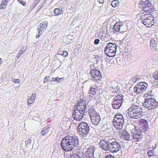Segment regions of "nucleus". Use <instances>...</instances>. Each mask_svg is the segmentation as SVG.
I'll return each mask as SVG.
<instances>
[{"label":"nucleus","instance_id":"nucleus-27","mask_svg":"<svg viewBox=\"0 0 158 158\" xmlns=\"http://www.w3.org/2000/svg\"><path fill=\"white\" fill-rule=\"evenodd\" d=\"M63 78H59L58 77L56 78L53 77L52 79V80L50 81L51 84L52 83V82L53 81H57L59 83L63 81Z\"/></svg>","mask_w":158,"mask_h":158},{"label":"nucleus","instance_id":"nucleus-12","mask_svg":"<svg viewBox=\"0 0 158 158\" xmlns=\"http://www.w3.org/2000/svg\"><path fill=\"white\" fill-rule=\"evenodd\" d=\"M109 151L112 153H116L119 151L121 148L119 143L114 141L110 143Z\"/></svg>","mask_w":158,"mask_h":158},{"label":"nucleus","instance_id":"nucleus-22","mask_svg":"<svg viewBox=\"0 0 158 158\" xmlns=\"http://www.w3.org/2000/svg\"><path fill=\"white\" fill-rule=\"evenodd\" d=\"M64 12V10L62 7H60L55 8L54 10V14L55 16H57L62 14Z\"/></svg>","mask_w":158,"mask_h":158},{"label":"nucleus","instance_id":"nucleus-38","mask_svg":"<svg viewBox=\"0 0 158 158\" xmlns=\"http://www.w3.org/2000/svg\"><path fill=\"white\" fill-rule=\"evenodd\" d=\"M9 0H2L1 2L2 4H4L5 6L7 4V2Z\"/></svg>","mask_w":158,"mask_h":158},{"label":"nucleus","instance_id":"nucleus-14","mask_svg":"<svg viewBox=\"0 0 158 158\" xmlns=\"http://www.w3.org/2000/svg\"><path fill=\"white\" fill-rule=\"evenodd\" d=\"M90 73L94 81H98L102 78V76L101 72L95 69L91 70Z\"/></svg>","mask_w":158,"mask_h":158},{"label":"nucleus","instance_id":"nucleus-41","mask_svg":"<svg viewBox=\"0 0 158 158\" xmlns=\"http://www.w3.org/2000/svg\"><path fill=\"white\" fill-rule=\"evenodd\" d=\"M73 118L74 120L73 121V123L75 124H77V121H79V118H77V119H76L75 118Z\"/></svg>","mask_w":158,"mask_h":158},{"label":"nucleus","instance_id":"nucleus-25","mask_svg":"<svg viewBox=\"0 0 158 158\" xmlns=\"http://www.w3.org/2000/svg\"><path fill=\"white\" fill-rule=\"evenodd\" d=\"M36 97L35 94H32L31 96L28 98L27 103L28 104H31L33 103Z\"/></svg>","mask_w":158,"mask_h":158},{"label":"nucleus","instance_id":"nucleus-5","mask_svg":"<svg viewBox=\"0 0 158 158\" xmlns=\"http://www.w3.org/2000/svg\"><path fill=\"white\" fill-rule=\"evenodd\" d=\"M89 114L92 124L95 125H98L101 120L99 114L93 108L89 109Z\"/></svg>","mask_w":158,"mask_h":158},{"label":"nucleus","instance_id":"nucleus-17","mask_svg":"<svg viewBox=\"0 0 158 158\" xmlns=\"http://www.w3.org/2000/svg\"><path fill=\"white\" fill-rule=\"evenodd\" d=\"M110 143L107 142L104 140H102L100 142V147L103 149L105 151H109Z\"/></svg>","mask_w":158,"mask_h":158},{"label":"nucleus","instance_id":"nucleus-9","mask_svg":"<svg viewBox=\"0 0 158 158\" xmlns=\"http://www.w3.org/2000/svg\"><path fill=\"white\" fill-rule=\"evenodd\" d=\"M123 95L119 94L116 96L113 99L112 106L114 109H118L122 105L123 101Z\"/></svg>","mask_w":158,"mask_h":158},{"label":"nucleus","instance_id":"nucleus-6","mask_svg":"<svg viewBox=\"0 0 158 158\" xmlns=\"http://www.w3.org/2000/svg\"><path fill=\"white\" fill-rule=\"evenodd\" d=\"M116 51V45L114 44L110 43L107 44L104 52L107 56L113 57L115 55Z\"/></svg>","mask_w":158,"mask_h":158},{"label":"nucleus","instance_id":"nucleus-8","mask_svg":"<svg viewBox=\"0 0 158 158\" xmlns=\"http://www.w3.org/2000/svg\"><path fill=\"white\" fill-rule=\"evenodd\" d=\"M148 85V84L145 82H139L135 86L134 91L137 94L142 93L146 89Z\"/></svg>","mask_w":158,"mask_h":158},{"label":"nucleus","instance_id":"nucleus-7","mask_svg":"<svg viewBox=\"0 0 158 158\" xmlns=\"http://www.w3.org/2000/svg\"><path fill=\"white\" fill-rule=\"evenodd\" d=\"M143 106L149 110H152L158 106V102L152 98H147L145 99Z\"/></svg>","mask_w":158,"mask_h":158},{"label":"nucleus","instance_id":"nucleus-21","mask_svg":"<svg viewBox=\"0 0 158 158\" xmlns=\"http://www.w3.org/2000/svg\"><path fill=\"white\" fill-rule=\"evenodd\" d=\"M79 106V103H78L77 106H75L74 107V113H73V117L76 119L79 118V115L78 114L79 110H78V107Z\"/></svg>","mask_w":158,"mask_h":158},{"label":"nucleus","instance_id":"nucleus-24","mask_svg":"<svg viewBox=\"0 0 158 158\" xmlns=\"http://www.w3.org/2000/svg\"><path fill=\"white\" fill-rule=\"evenodd\" d=\"M121 136L122 138H124L127 140L130 139V135L126 131L124 130L121 131Z\"/></svg>","mask_w":158,"mask_h":158},{"label":"nucleus","instance_id":"nucleus-43","mask_svg":"<svg viewBox=\"0 0 158 158\" xmlns=\"http://www.w3.org/2000/svg\"><path fill=\"white\" fill-rule=\"evenodd\" d=\"M77 157H78L77 154L76 155H72V158H77Z\"/></svg>","mask_w":158,"mask_h":158},{"label":"nucleus","instance_id":"nucleus-2","mask_svg":"<svg viewBox=\"0 0 158 158\" xmlns=\"http://www.w3.org/2000/svg\"><path fill=\"white\" fill-rule=\"evenodd\" d=\"M142 111L139 106L136 105L131 106L128 110V114L131 118L138 119L142 116Z\"/></svg>","mask_w":158,"mask_h":158},{"label":"nucleus","instance_id":"nucleus-39","mask_svg":"<svg viewBox=\"0 0 158 158\" xmlns=\"http://www.w3.org/2000/svg\"><path fill=\"white\" fill-rule=\"evenodd\" d=\"M100 40L99 39H97L95 40L94 41V44L95 45L98 44Z\"/></svg>","mask_w":158,"mask_h":158},{"label":"nucleus","instance_id":"nucleus-48","mask_svg":"<svg viewBox=\"0 0 158 158\" xmlns=\"http://www.w3.org/2000/svg\"><path fill=\"white\" fill-rule=\"evenodd\" d=\"M85 158H91V157H87V158H86V157H85Z\"/></svg>","mask_w":158,"mask_h":158},{"label":"nucleus","instance_id":"nucleus-49","mask_svg":"<svg viewBox=\"0 0 158 158\" xmlns=\"http://www.w3.org/2000/svg\"><path fill=\"white\" fill-rule=\"evenodd\" d=\"M81 147H82V146H81Z\"/></svg>","mask_w":158,"mask_h":158},{"label":"nucleus","instance_id":"nucleus-4","mask_svg":"<svg viewBox=\"0 0 158 158\" xmlns=\"http://www.w3.org/2000/svg\"><path fill=\"white\" fill-rule=\"evenodd\" d=\"M113 123L114 127L117 130L122 129L124 124L123 115L120 113H117L114 117Z\"/></svg>","mask_w":158,"mask_h":158},{"label":"nucleus","instance_id":"nucleus-34","mask_svg":"<svg viewBox=\"0 0 158 158\" xmlns=\"http://www.w3.org/2000/svg\"><path fill=\"white\" fill-rule=\"evenodd\" d=\"M31 140L30 139H27V140L25 141V146L26 147L30 145L31 142Z\"/></svg>","mask_w":158,"mask_h":158},{"label":"nucleus","instance_id":"nucleus-45","mask_svg":"<svg viewBox=\"0 0 158 158\" xmlns=\"http://www.w3.org/2000/svg\"><path fill=\"white\" fill-rule=\"evenodd\" d=\"M42 33H40V34H38V35H36V38H38L40 36V35H41V34Z\"/></svg>","mask_w":158,"mask_h":158},{"label":"nucleus","instance_id":"nucleus-10","mask_svg":"<svg viewBox=\"0 0 158 158\" xmlns=\"http://www.w3.org/2000/svg\"><path fill=\"white\" fill-rule=\"evenodd\" d=\"M132 138L135 142L140 140L142 138L141 130L139 129H137V127H135L131 130Z\"/></svg>","mask_w":158,"mask_h":158},{"label":"nucleus","instance_id":"nucleus-42","mask_svg":"<svg viewBox=\"0 0 158 158\" xmlns=\"http://www.w3.org/2000/svg\"><path fill=\"white\" fill-rule=\"evenodd\" d=\"M105 158H114V157L111 155H108L106 156Z\"/></svg>","mask_w":158,"mask_h":158},{"label":"nucleus","instance_id":"nucleus-32","mask_svg":"<svg viewBox=\"0 0 158 158\" xmlns=\"http://www.w3.org/2000/svg\"><path fill=\"white\" fill-rule=\"evenodd\" d=\"M157 42L156 41H155L154 40H151L150 41V45L153 47H156Z\"/></svg>","mask_w":158,"mask_h":158},{"label":"nucleus","instance_id":"nucleus-31","mask_svg":"<svg viewBox=\"0 0 158 158\" xmlns=\"http://www.w3.org/2000/svg\"><path fill=\"white\" fill-rule=\"evenodd\" d=\"M147 153L150 157L153 156L155 155L154 152L153 151L151 150H148L147 152Z\"/></svg>","mask_w":158,"mask_h":158},{"label":"nucleus","instance_id":"nucleus-47","mask_svg":"<svg viewBox=\"0 0 158 158\" xmlns=\"http://www.w3.org/2000/svg\"><path fill=\"white\" fill-rule=\"evenodd\" d=\"M2 60L0 58V62L1 63L2 62Z\"/></svg>","mask_w":158,"mask_h":158},{"label":"nucleus","instance_id":"nucleus-46","mask_svg":"<svg viewBox=\"0 0 158 158\" xmlns=\"http://www.w3.org/2000/svg\"><path fill=\"white\" fill-rule=\"evenodd\" d=\"M77 130L78 131H79V125L77 127Z\"/></svg>","mask_w":158,"mask_h":158},{"label":"nucleus","instance_id":"nucleus-35","mask_svg":"<svg viewBox=\"0 0 158 158\" xmlns=\"http://www.w3.org/2000/svg\"><path fill=\"white\" fill-rule=\"evenodd\" d=\"M50 78L49 76H47L46 77H44V78L43 82L44 83H45L46 82H48L49 81V79Z\"/></svg>","mask_w":158,"mask_h":158},{"label":"nucleus","instance_id":"nucleus-18","mask_svg":"<svg viewBox=\"0 0 158 158\" xmlns=\"http://www.w3.org/2000/svg\"><path fill=\"white\" fill-rule=\"evenodd\" d=\"M48 24V23L46 22L40 24V26L38 27L37 28L39 34H40V33H42L46 29L47 27Z\"/></svg>","mask_w":158,"mask_h":158},{"label":"nucleus","instance_id":"nucleus-29","mask_svg":"<svg viewBox=\"0 0 158 158\" xmlns=\"http://www.w3.org/2000/svg\"><path fill=\"white\" fill-rule=\"evenodd\" d=\"M119 4V2L118 0H114L112 1L111 5L113 7H116Z\"/></svg>","mask_w":158,"mask_h":158},{"label":"nucleus","instance_id":"nucleus-44","mask_svg":"<svg viewBox=\"0 0 158 158\" xmlns=\"http://www.w3.org/2000/svg\"><path fill=\"white\" fill-rule=\"evenodd\" d=\"M98 2L100 3H103L104 2V0H98Z\"/></svg>","mask_w":158,"mask_h":158},{"label":"nucleus","instance_id":"nucleus-20","mask_svg":"<svg viewBox=\"0 0 158 158\" xmlns=\"http://www.w3.org/2000/svg\"><path fill=\"white\" fill-rule=\"evenodd\" d=\"M141 127L144 130H146L148 127V121L142 119L140 122Z\"/></svg>","mask_w":158,"mask_h":158},{"label":"nucleus","instance_id":"nucleus-19","mask_svg":"<svg viewBox=\"0 0 158 158\" xmlns=\"http://www.w3.org/2000/svg\"><path fill=\"white\" fill-rule=\"evenodd\" d=\"M95 87H91L89 91V97L90 98H93L94 96H95L96 95V93L97 91V87L95 86Z\"/></svg>","mask_w":158,"mask_h":158},{"label":"nucleus","instance_id":"nucleus-40","mask_svg":"<svg viewBox=\"0 0 158 158\" xmlns=\"http://www.w3.org/2000/svg\"><path fill=\"white\" fill-rule=\"evenodd\" d=\"M13 81L14 83H19L20 82V80L18 79H15L13 80Z\"/></svg>","mask_w":158,"mask_h":158},{"label":"nucleus","instance_id":"nucleus-15","mask_svg":"<svg viewBox=\"0 0 158 158\" xmlns=\"http://www.w3.org/2000/svg\"><path fill=\"white\" fill-rule=\"evenodd\" d=\"M140 8L145 11H148L150 9L151 3L148 0L145 1H141L139 2Z\"/></svg>","mask_w":158,"mask_h":158},{"label":"nucleus","instance_id":"nucleus-28","mask_svg":"<svg viewBox=\"0 0 158 158\" xmlns=\"http://www.w3.org/2000/svg\"><path fill=\"white\" fill-rule=\"evenodd\" d=\"M49 131V127H48V128H44L42 130L40 133L42 135H44L47 134Z\"/></svg>","mask_w":158,"mask_h":158},{"label":"nucleus","instance_id":"nucleus-16","mask_svg":"<svg viewBox=\"0 0 158 158\" xmlns=\"http://www.w3.org/2000/svg\"><path fill=\"white\" fill-rule=\"evenodd\" d=\"M94 147L93 146H90L87 149L85 153L82 154L81 158H87V157H92L94 156Z\"/></svg>","mask_w":158,"mask_h":158},{"label":"nucleus","instance_id":"nucleus-33","mask_svg":"<svg viewBox=\"0 0 158 158\" xmlns=\"http://www.w3.org/2000/svg\"><path fill=\"white\" fill-rule=\"evenodd\" d=\"M25 49L24 50V51L22 50H20L19 52V54L17 56V58H19L21 56V55L24 53L25 51Z\"/></svg>","mask_w":158,"mask_h":158},{"label":"nucleus","instance_id":"nucleus-11","mask_svg":"<svg viewBox=\"0 0 158 158\" xmlns=\"http://www.w3.org/2000/svg\"><path fill=\"white\" fill-rule=\"evenodd\" d=\"M89 130L88 124L85 122L80 123V134L83 136H86Z\"/></svg>","mask_w":158,"mask_h":158},{"label":"nucleus","instance_id":"nucleus-3","mask_svg":"<svg viewBox=\"0 0 158 158\" xmlns=\"http://www.w3.org/2000/svg\"><path fill=\"white\" fill-rule=\"evenodd\" d=\"M142 23L147 27H150L153 25L154 23V19L150 14H148L144 12L140 14Z\"/></svg>","mask_w":158,"mask_h":158},{"label":"nucleus","instance_id":"nucleus-37","mask_svg":"<svg viewBox=\"0 0 158 158\" xmlns=\"http://www.w3.org/2000/svg\"><path fill=\"white\" fill-rule=\"evenodd\" d=\"M6 6L4 5V4H2V3H1V4H0V9H4L6 8Z\"/></svg>","mask_w":158,"mask_h":158},{"label":"nucleus","instance_id":"nucleus-23","mask_svg":"<svg viewBox=\"0 0 158 158\" xmlns=\"http://www.w3.org/2000/svg\"><path fill=\"white\" fill-rule=\"evenodd\" d=\"M123 25L122 23L120 22L116 23L114 25L113 27V30L115 32H118L120 31L121 27Z\"/></svg>","mask_w":158,"mask_h":158},{"label":"nucleus","instance_id":"nucleus-1","mask_svg":"<svg viewBox=\"0 0 158 158\" xmlns=\"http://www.w3.org/2000/svg\"><path fill=\"white\" fill-rule=\"evenodd\" d=\"M78 136L76 135L72 136H67L64 137L61 142V147L66 152L70 151L79 144Z\"/></svg>","mask_w":158,"mask_h":158},{"label":"nucleus","instance_id":"nucleus-26","mask_svg":"<svg viewBox=\"0 0 158 158\" xmlns=\"http://www.w3.org/2000/svg\"><path fill=\"white\" fill-rule=\"evenodd\" d=\"M59 55H62L64 57H66L68 56V53L66 51H59L57 55L55 56L56 57H58Z\"/></svg>","mask_w":158,"mask_h":158},{"label":"nucleus","instance_id":"nucleus-30","mask_svg":"<svg viewBox=\"0 0 158 158\" xmlns=\"http://www.w3.org/2000/svg\"><path fill=\"white\" fill-rule=\"evenodd\" d=\"M153 77L156 80L158 81V70L156 71L154 73Z\"/></svg>","mask_w":158,"mask_h":158},{"label":"nucleus","instance_id":"nucleus-36","mask_svg":"<svg viewBox=\"0 0 158 158\" xmlns=\"http://www.w3.org/2000/svg\"><path fill=\"white\" fill-rule=\"evenodd\" d=\"M18 1L23 6H25L26 5V2L25 1H23L22 0H18Z\"/></svg>","mask_w":158,"mask_h":158},{"label":"nucleus","instance_id":"nucleus-13","mask_svg":"<svg viewBox=\"0 0 158 158\" xmlns=\"http://www.w3.org/2000/svg\"><path fill=\"white\" fill-rule=\"evenodd\" d=\"M86 105V102L82 99L80 100V120L85 118L86 115L85 114V106Z\"/></svg>","mask_w":158,"mask_h":158}]
</instances>
